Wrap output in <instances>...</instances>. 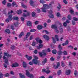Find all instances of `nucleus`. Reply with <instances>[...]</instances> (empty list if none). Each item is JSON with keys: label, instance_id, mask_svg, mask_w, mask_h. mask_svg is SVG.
Returning <instances> with one entry per match:
<instances>
[{"label": "nucleus", "instance_id": "473e14b6", "mask_svg": "<svg viewBox=\"0 0 78 78\" xmlns=\"http://www.w3.org/2000/svg\"><path fill=\"white\" fill-rule=\"evenodd\" d=\"M40 3H41L42 4H44V3H45V2L44 0H40Z\"/></svg>", "mask_w": 78, "mask_h": 78}, {"label": "nucleus", "instance_id": "3c124183", "mask_svg": "<svg viewBox=\"0 0 78 78\" xmlns=\"http://www.w3.org/2000/svg\"><path fill=\"white\" fill-rule=\"evenodd\" d=\"M78 71H76V70H75L74 72L75 75L76 76V75H78Z\"/></svg>", "mask_w": 78, "mask_h": 78}, {"label": "nucleus", "instance_id": "c03bdc74", "mask_svg": "<svg viewBox=\"0 0 78 78\" xmlns=\"http://www.w3.org/2000/svg\"><path fill=\"white\" fill-rule=\"evenodd\" d=\"M35 40L37 42H38V41L40 40V38L37 37L35 39Z\"/></svg>", "mask_w": 78, "mask_h": 78}, {"label": "nucleus", "instance_id": "864d4df0", "mask_svg": "<svg viewBox=\"0 0 78 78\" xmlns=\"http://www.w3.org/2000/svg\"><path fill=\"white\" fill-rule=\"evenodd\" d=\"M35 12H32V17H34L35 16Z\"/></svg>", "mask_w": 78, "mask_h": 78}, {"label": "nucleus", "instance_id": "4be33fe9", "mask_svg": "<svg viewBox=\"0 0 78 78\" xmlns=\"http://www.w3.org/2000/svg\"><path fill=\"white\" fill-rule=\"evenodd\" d=\"M13 24L15 27H17L19 25V23L18 22H14L13 23Z\"/></svg>", "mask_w": 78, "mask_h": 78}, {"label": "nucleus", "instance_id": "6e6d98bb", "mask_svg": "<svg viewBox=\"0 0 78 78\" xmlns=\"http://www.w3.org/2000/svg\"><path fill=\"white\" fill-rule=\"evenodd\" d=\"M30 32H35L36 31V30L35 29H31L30 30Z\"/></svg>", "mask_w": 78, "mask_h": 78}, {"label": "nucleus", "instance_id": "79ce46f5", "mask_svg": "<svg viewBox=\"0 0 78 78\" xmlns=\"http://www.w3.org/2000/svg\"><path fill=\"white\" fill-rule=\"evenodd\" d=\"M52 39L53 41V43H54V44H56V41L55 40V39L53 37H52Z\"/></svg>", "mask_w": 78, "mask_h": 78}, {"label": "nucleus", "instance_id": "37998d69", "mask_svg": "<svg viewBox=\"0 0 78 78\" xmlns=\"http://www.w3.org/2000/svg\"><path fill=\"white\" fill-rule=\"evenodd\" d=\"M50 60H51V61H54L55 60V58L53 57H51L50 58Z\"/></svg>", "mask_w": 78, "mask_h": 78}, {"label": "nucleus", "instance_id": "a211bd4d", "mask_svg": "<svg viewBox=\"0 0 78 78\" xmlns=\"http://www.w3.org/2000/svg\"><path fill=\"white\" fill-rule=\"evenodd\" d=\"M23 67L24 68H25L27 67V63H26V62H23Z\"/></svg>", "mask_w": 78, "mask_h": 78}, {"label": "nucleus", "instance_id": "58836bf2", "mask_svg": "<svg viewBox=\"0 0 78 78\" xmlns=\"http://www.w3.org/2000/svg\"><path fill=\"white\" fill-rule=\"evenodd\" d=\"M6 0H4L2 2V3L4 5H6Z\"/></svg>", "mask_w": 78, "mask_h": 78}, {"label": "nucleus", "instance_id": "7ed1b4c3", "mask_svg": "<svg viewBox=\"0 0 78 78\" xmlns=\"http://www.w3.org/2000/svg\"><path fill=\"white\" fill-rule=\"evenodd\" d=\"M42 72L44 73V72H45L47 74H48V73H50V68L49 67H48L46 68V69H42Z\"/></svg>", "mask_w": 78, "mask_h": 78}, {"label": "nucleus", "instance_id": "1a4fd4ad", "mask_svg": "<svg viewBox=\"0 0 78 78\" xmlns=\"http://www.w3.org/2000/svg\"><path fill=\"white\" fill-rule=\"evenodd\" d=\"M43 37L46 41H49V40H50V38H49L48 36H47V35H44Z\"/></svg>", "mask_w": 78, "mask_h": 78}, {"label": "nucleus", "instance_id": "9b49d317", "mask_svg": "<svg viewBox=\"0 0 78 78\" xmlns=\"http://www.w3.org/2000/svg\"><path fill=\"white\" fill-rule=\"evenodd\" d=\"M70 72H71L70 70L68 69L66 70V75H69L70 74Z\"/></svg>", "mask_w": 78, "mask_h": 78}, {"label": "nucleus", "instance_id": "2f4dec72", "mask_svg": "<svg viewBox=\"0 0 78 78\" xmlns=\"http://www.w3.org/2000/svg\"><path fill=\"white\" fill-rule=\"evenodd\" d=\"M13 19L15 20H17L19 19V18L15 16L13 17Z\"/></svg>", "mask_w": 78, "mask_h": 78}, {"label": "nucleus", "instance_id": "e433bc0d", "mask_svg": "<svg viewBox=\"0 0 78 78\" xmlns=\"http://www.w3.org/2000/svg\"><path fill=\"white\" fill-rule=\"evenodd\" d=\"M22 10H18V14H20L22 13Z\"/></svg>", "mask_w": 78, "mask_h": 78}, {"label": "nucleus", "instance_id": "603ef678", "mask_svg": "<svg viewBox=\"0 0 78 78\" xmlns=\"http://www.w3.org/2000/svg\"><path fill=\"white\" fill-rule=\"evenodd\" d=\"M3 75L2 73L0 74V78H3Z\"/></svg>", "mask_w": 78, "mask_h": 78}, {"label": "nucleus", "instance_id": "412c9836", "mask_svg": "<svg viewBox=\"0 0 78 78\" xmlns=\"http://www.w3.org/2000/svg\"><path fill=\"white\" fill-rule=\"evenodd\" d=\"M43 47V44H40L39 45V46H37V49H40V48H42Z\"/></svg>", "mask_w": 78, "mask_h": 78}, {"label": "nucleus", "instance_id": "de8ad7c7", "mask_svg": "<svg viewBox=\"0 0 78 78\" xmlns=\"http://www.w3.org/2000/svg\"><path fill=\"white\" fill-rule=\"evenodd\" d=\"M61 58V55H58V56H57V59H59Z\"/></svg>", "mask_w": 78, "mask_h": 78}, {"label": "nucleus", "instance_id": "69168bd1", "mask_svg": "<svg viewBox=\"0 0 78 78\" xmlns=\"http://www.w3.org/2000/svg\"><path fill=\"white\" fill-rule=\"evenodd\" d=\"M3 66H4V67H5V68H7V65H6V63H4Z\"/></svg>", "mask_w": 78, "mask_h": 78}, {"label": "nucleus", "instance_id": "2eb2a0df", "mask_svg": "<svg viewBox=\"0 0 78 78\" xmlns=\"http://www.w3.org/2000/svg\"><path fill=\"white\" fill-rule=\"evenodd\" d=\"M25 57H26V58H27V60L28 61H30V60H31V59H32V57L31 56L29 57V56L28 55H26L25 56Z\"/></svg>", "mask_w": 78, "mask_h": 78}, {"label": "nucleus", "instance_id": "0e129e2a", "mask_svg": "<svg viewBox=\"0 0 78 78\" xmlns=\"http://www.w3.org/2000/svg\"><path fill=\"white\" fill-rule=\"evenodd\" d=\"M9 19L7 18L6 20H5V21L6 22H7V23H8V22H9Z\"/></svg>", "mask_w": 78, "mask_h": 78}, {"label": "nucleus", "instance_id": "4c0bfd02", "mask_svg": "<svg viewBox=\"0 0 78 78\" xmlns=\"http://www.w3.org/2000/svg\"><path fill=\"white\" fill-rule=\"evenodd\" d=\"M63 54L64 55H67V52L66 51H64L63 52Z\"/></svg>", "mask_w": 78, "mask_h": 78}, {"label": "nucleus", "instance_id": "ddd939ff", "mask_svg": "<svg viewBox=\"0 0 78 78\" xmlns=\"http://www.w3.org/2000/svg\"><path fill=\"white\" fill-rule=\"evenodd\" d=\"M69 44V41L67 40H66V42L64 43H63L62 44V46H65L66 45H68Z\"/></svg>", "mask_w": 78, "mask_h": 78}, {"label": "nucleus", "instance_id": "cd10ccee", "mask_svg": "<svg viewBox=\"0 0 78 78\" xmlns=\"http://www.w3.org/2000/svg\"><path fill=\"white\" fill-rule=\"evenodd\" d=\"M69 13L71 14H73V16L74 15V11L72 10H71L69 11Z\"/></svg>", "mask_w": 78, "mask_h": 78}, {"label": "nucleus", "instance_id": "338daca9", "mask_svg": "<svg viewBox=\"0 0 78 78\" xmlns=\"http://www.w3.org/2000/svg\"><path fill=\"white\" fill-rule=\"evenodd\" d=\"M11 6V3H9L7 4L8 7H9V6Z\"/></svg>", "mask_w": 78, "mask_h": 78}, {"label": "nucleus", "instance_id": "5fc2aeb1", "mask_svg": "<svg viewBox=\"0 0 78 78\" xmlns=\"http://www.w3.org/2000/svg\"><path fill=\"white\" fill-rule=\"evenodd\" d=\"M36 45V42H34V41H33V42L32 43V46H35Z\"/></svg>", "mask_w": 78, "mask_h": 78}, {"label": "nucleus", "instance_id": "6e6552de", "mask_svg": "<svg viewBox=\"0 0 78 78\" xmlns=\"http://www.w3.org/2000/svg\"><path fill=\"white\" fill-rule=\"evenodd\" d=\"M3 59H5V63L7 65H9V62H8V58H6V57H5V56H3Z\"/></svg>", "mask_w": 78, "mask_h": 78}, {"label": "nucleus", "instance_id": "774afa93", "mask_svg": "<svg viewBox=\"0 0 78 78\" xmlns=\"http://www.w3.org/2000/svg\"><path fill=\"white\" fill-rule=\"evenodd\" d=\"M63 26L64 27H66L67 26V23L66 22H65L63 23Z\"/></svg>", "mask_w": 78, "mask_h": 78}, {"label": "nucleus", "instance_id": "aec40b11", "mask_svg": "<svg viewBox=\"0 0 78 78\" xmlns=\"http://www.w3.org/2000/svg\"><path fill=\"white\" fill-rule=\"evenodd\" d=\"M57 53L58 55H62V52L61 50H59L58 51Z\"/></svg>", "mask_w": 78, "mask_h": 78}, {"label": "nucleus", "instance_id": "20e7f679", "mask_svg": "<svg viewBox=\"0 0 78 78\" xmlns=\"http://www.w3.org/2000/svg\"><path fill=\"white\" fill-rule=\"evenodd\" d=\"M51 28H53L55 30V32L56 33H59V30H58V29L57 28V27L55 25H52L51 26Z\"/></svg>", "mask_w": 78, "mask_h": 78}, {"label": "nucleus", "instance_id": "7c9ffc66", "mask_svg": "<svg viewBox=\"0 0 78 78\" xmlns=\"http://www.w3.org/2000/svg\"><path fill=\"white\" fill-rule=\"evenodd\" d=\"M34 3V2L32 0H31L30 1V4L31 6H33V4Z\"/></svg>", "mask_w": 78, "mask_h": 78}, {"label": "nucleus", "instance_id": "8fccbe9b", "mask_svg": "<svg viewBox=\"0 0 78 78\" xmlns=\"http://www.w3.org/2000/svg\"><path fill=\"white\" fill-rule=\"evenodd\" d=\"M16 5V2H13L12 3V5L13 7L15 6Z\"/></svg>", "mask_w": 78, "mask_h": 78}, {"label": "nucleus", "instance_id": "423d86ee", "mask_svg": "<svg viewBox=\"0 0 78 78\" xmlns=\"http://www.w3.org/2000/svg\"><path fill=\"white\" fill-rule=\"evenodd\" d=\"M19 66V64H18L16 62L14 63H13L12 64V65L11 66V67L12 68H14V67H18V66Z\"/></svg>", "mask_w": 78, "mask_h": 78}, {"label": "nucleus", "instance_id": "ea45409f", "mask_svg": "<svg viewBox=\"0 0 78 78\" xmlns=\"http://www.w3.org/2000/svg\"><path fill=\"white\" fill-rule=\"evenodd\" d=\"M29 77H30V78H34V76H33V74H30V75L29 76Z\"/></svg>", "mask_w": 78, "mask_h": 78}, {"label": "nucleus", "instance_id": "c9c22d12", "mask_svg": "<svg viewBox=\"0 0 78 78\" xmlns=\"http://www.w3.org/2000/svg\"><path fill=\"white\" fill-rule=\"evenodd\" d=\"M58 50H61L62 49V48L61 47V45H59L58 46Z\"/></svg>", "mask_w": 78, "mask_h": 78}, {"label": "nucleus", "instance_id": "dca6fc26", "mask_svg": "<svg viewBox=\"0 0 78 78\" xmlns=\"http://www.w3.org/2000/svg\"><path fill=\"white\" fill-rule=\"evenodd\" d=\"M26 75L27 76H28L29 77L30 74V72H29V71L27 70H26Z\"/></svg>", "mask_w": 78, "mask_h": 78}, {"label": "nucleus", "instance_id": "a878e982", "mask_svg": "<svg viewBox=\"0 0 78 78\" xmlns=\"http://www.w3.org/2000/svg\"><path fill=\"white\" fill-rule=\"evenodd\" d=\"M5 32L7 33H8V34H9L10 33V30L9 29H6L5 30Z\"/></svg>", "mask_w": 78, "mask_h": 78}, {"label": "nucleus", "instance_id": "13d9d810", "mask_svg": "<svg viewBox=\"0 0 78 78\" xmlns=\"http://www.w3.org/2000/svg\"><path fill=\"white\" fill-rule=\"evenodd\" d=\"M73 20H74V21H78V19H77V18L75 17H74L73 18Z\"/></svg>", "mask_w": 78, "mask_h": 78}, {"label": "nucleus", "instance_id": "e2e57ef3", "mask_svg": "<svg viewBox=\"0 0 78 78\" xmlns=\"http://www.w3.org/2000/svg\"><path fill=\"white\" fill-rule=\"evenodd\" d=\"M21 21L22 22H23L24 21H25V19L24 18H23V17H21Z\"/></svg>", "mask_w": 78, "mask_h": 78}, {"label": "nucleus", "instance_id": "680f3d73", "mask_svg": "<svg viewBox=\"0 0 78 78\" xmlns=\"http://www.w3.org/2000/svg\"><path fill=\"white\" fill-rule=\"evenodd\" d=\"M34 23L35 24V25H37L39 23V21H35Z\"/></svg>", "mask_w": 78, "mask_h": 78}, {"label": "nucleus", "instance_id": "b1692460", "mask_svg": "<svg viewBox=\"0 0 78 78\" xmlns=\"http://www.w3.org/2000/svg\"><path fill=\"white\" fill-rule=\"evenodd\" d=\"M59 30L60 32H61V33H62V32H63V29H62V27H59Z\"/></svg>", "mask_w": 78, "mask_h": 78}, {"label": "nucleus", "instance_id": "72a5a7b5", "mask_svg": "<svg viewBox=\"0 0 78 78\" xmlns=\"http://www.w3.org/2000/svg\"><path fill=\"white\" fill-rule=\"evenodd\" d=\"M68 19V20H71V16H70V15H69L68 16H67V17Z\"/></svg>", "mask_w": 78, "mask_h": 78}, {"label": "nucleus", "instance_id": "f704fd0d", "mask_svg": "<svg viewBox=\"0 0 78 78\" xmlns=\"http://www.w3.org/2000/svg\"><path fill=\"white\" fill-rule=\"evenodd\" d=\"M58 4L59 6H58L57 7V8L59 10L61 9V5L59 3H58Z\"/></svg>", "mask_w": 78, "mask_h": 78}, {"label": "nucleus", "instance_id": "a18cd8bd", "mask_svg": "<svg viewBox=\"0 0 78 78\" xmlns=\"http://www.w3.org/2000/svg\"><path fill=\"white\" fill-rule=\"evenodd\" d=\"M15 48V46L14 45H13L12 46H11V48L12 50H14Z\"/></svg>", "mask_w": 78, "mask_h": 78}, {"label": "nucleus", "instance_id": "bb28decb", "mask_svg": "<svg viewBox=\"0 0 78 78\" xmlns=\"http://www.w3.org/2000/svg\"><path fill=\"white\" fill-rule=\"evenodd\" d=\"M55 38L57 40V41H59V38H58V36L57 35H55Z\"/></svg>", "mask_w": 78, "mask_h": 78}, {"label": "nucleus", "instance_id": "09e8293b", "mask_svg": "<svg viewBox=\"0 0 78 78\" xmlns=\"http://www.w3.org/2000/svg\"><path fill=\"white\" fill-rule=\"evenodd\" d=\"M61 65L62 67H64L65 66L64 63L63 62H61Z\"/></svg>", "mask_w": 78, "mask_h": 78}, {"label": "nucleus", "instance_id": "4d7b16f0", "mask_svg": "<svg viewBox=\"0 0 78 78\" xmlns=\"http://www.w3.org/2000/svg\"><path fill=\"white\" fill-rule=\"evenodd\" d=\"M63 2L64 3H65V4H67L68 3V2L66 0H63Z\"/></svg>", "mask_w": 78, "mask_h": 78}, {"label": "nucleus", "instance_id": "4468645a", "mask_svg": "<svg viewBox=\"0 0 78 78\" xmlns=\"http://www.w3.org/2000/svg\"><path fill=\"white\" fill-rule=\"evenodd\" d=\"M27 26L31 27V26H32V23L31 22H30V21H29L27 22Z\"/></svg>", "mask_w": 78, "mask_h": 78}, {"label": "nucleus", "instance_id": "49530a36", "mask_svg": "<svg viewBox=\"0 0 78 78\" xmlns=\"http://www.w3.org/2000/svg\"><path fill=\"white\" fill-rule=\"evenodd\" d=\"M22 7H23L24 8H25V9H26L27 7L26 5H24L23 4H22Z\"/></svg>", "mask_w": 78, "mask_h": 78}, {"label": "nucleus", "instance_id": "c756f323", "mask_svg": "<svg viewBox=\"0 0 78 78\" xmlns=\"http://www.w3.org/2000/svg\"><path fill=\"white\" fill-rule=\"evenodd\" d=\"M12 16L11 15H10L9 16L8 18L9 20H12Z\"/></svg>", "mask_w": 78, "mask_h": 78}, {"label": "nucleus", "instance_id": "5701e85b", "mask_svg": "<svg viewBox=\"0 0 78 78\" xmlns=\"http://www.w3.org/2000/svg\"><path fill=\"white\" fill-rule=\"evenodd\" d=\"M52 52L53 54L55 55V54H56V53L57 52V51H56V49L53 50L52 51Z\"/></svg>", "mask_w": 78, "mask_h": 78}, {"label": "nucleus", "instance_id": "bf43d9fd", "mask_svg": "<svg viewBox=\"0 0 78 78\" xmlns=\"http://www.w3.org/2000/svg\"><path fill=\"white\" fill-rule=\"evenodd\" d=\"M5 77H7L8 76H9V74L8 73H6L5 74Z\"/></svg>", "mask_w": 78, "mask_h": 78}, {"label": "nucleus", "instance_id": "a19ab883", "mask_svg": "<svg viewBox=\"0 0 78 78\" xmlns=\"http://www.w3.org/2000/svg\"><path fill=\"white\" fill-rule=\"evenodd\" d=\"M61 70H59L57 72V74L58 75H61Z\"/></svg>", "mask_w": 78, "mask_h": 78}, {"label": "nucleus", "instance_id": "052dcab7", "mask_svg": "<svg viewBox=\"0 0 78 78\" xmlns=\"http://www.w3.org/2000/svg\"><path fill=\"white\" fill-rule=\"evenodd\" d=\"M34 53L35 54H37V49L35 50L34 51Z\"/></svg>", "mask_w": 78, "mask_h": 78}, {"label": "nucleus", "instance_id": "39448f33", "mask_svg": "<svg viewBox=\"0 0 78 78\" xmlns=\"http://www.w3.org/2000/svg\"><path fill=\"white\" fill-rule=\"evenodd\" d=\"M42 53L41 52H39V55L40 57H42L43 55H44V56H46L47 55V54L45 53V50H43Z\"/></svg>", "mask_w": 78, "mask_h": 78}, {"label": "nucleus", "instance_id": "c85d7f7f", "mask_svg": "<svg viewBox=\"0 0 78 78\" xmlns=\"http://www.w3.org/2000/svg\"><path fill=\"white\" fill-rule=\"evenodd\" d=\"M30 34H31V33H30V32H28L27 33V34L26 35V38H27L28 37H29L30 36Z\"/></svg>", "mask_w": 78, "mask_h": 78}, {"label": "nucleus", "instance_id": "f03ea898", "mask_svg": "<svg viewBox=\"0 0 78 78\" xmlns=\"http://www.w3.org/2000/svg\"><path fill=\"white\" fill-rule=\"evenodd\" d=\"M43 7L41 8L42 11L43 12H46V9H49L50 8V5H48L47 4L43 5Z\"/></svg>", "mask_w": 78, "mask_h": 78}, {"label": "nucleus", "instance_id": "f3484780", "mask_svg": "<svg viewBox=\"0 0 78 78\" xmlns=\"http://www.w3.org/2000/svg\"><path fill=\"white\" fill-rule=\"evenodd\" d=\"M19 75L21 78H25V76L23 75V74L20 73Z\"/></svg>", "mask_w": 78, "mask_h": 78}, {"label": "nucleus", "instance_id": "f257e3e1", "mask_svg": "<svg viewBox=\"0 0 78 78\" xmlns=\"http://www.w3.org/2000/svg\"><path fill=\"white\" fill-rule=\"evenodd\" d=\"M38 59V57L36 56L34 57V58L33 59L32 62L35 65L37 64L38 66H40V65H41V64H40V61L37 60Z\"/></svg>", "mask_w": 78, "mask_h": 78}, {"label": "nucleus", "instance_id": "9d476101", "mask_svg": "<svg viewBox=\"0 0 78 78\" xmlns=\"http://www.w3.org/2000/svg\"><path fill=\"white\" fill-rule=\"evenodd\" d=\"M4 55L5 56H7L8 58H9L11 56V55H9V54H8V53L7 52H4Z\"/></svg>", "mask_w": 78, "mask_h": 78}, {"label": "nucleus", "instance_id": "f8f14e48", "mask_svg": "<svg viewBox=\"0 0 78 78\" xmlns=\"http://www.w3.org/2000/svg\"><path fill=\"white\" fill-rule=\"evenodd\" d=\"M47 58H45L44 60L42 62V63L43 65H44L45 64H46V63H47Z\"/></svg>", "mask_w": 78, "mask_h": 78}, {"label": "nucleus", "instance_id": "393cba45", "mask_svg": "<svg viewBox=\"0 0 78 78\" xmlns=\"http://www.w3.org/2000/svg\"><path fill=\"white\" fill-rule=\"evenodd\" d=\"M22 36H24V33H23V32H21L20 35L19 36V37H22Z\"/></svg>", "mask_w": 78, "mask_h": 78}, {"label": "nucleus", "instance_id": "0eeeda50", "mask_svg": "<svg viewBox=\"0 0 78 78\" xmlns=\"http://www.w3.org/2000/svg\"><path fill=\"white\" fill-rule=\"evenodd\" d=\"M30 13L29 12H27V14H25V13H23V16L24 17H27L28 16H30Z\"/></svg>", "mask_w": 78, "mask_h": 78}, {"label": "nucleus", "instance_id": "6ab92c4d", "mask_svg": "<svg viewBox=\"0 0 78 78\" xmlns=\"http://www.w3.org/2000/svg\"><path fill=\"white\" fill-rule=\"evenodd\" d=\"M43 27H42V26L41 25H38L37 27V28L38 30H41L42 29Z\"/></svg>", "mask_w": 78, "mask_h": 78}]
</instances>
